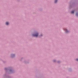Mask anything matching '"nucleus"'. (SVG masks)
<instances>
[{
  "label": "nucleus",
  "instance_id": "1",
  "mask_svg": "<svg viewBox=\"0 0 78 78\" xmlns=\"http://www.w3.org/2000/svg\"><path fill=\"white\" fill-rule=\"evenodd\" d=\"M38 33H37L35 34H33V36H34L35 37H37L38 36Z\"/></svg>",
  "mask_w": 78,
  "mask_h": 78
},
{
  "label": "nucleus",
  "instance_id": "2",
  "mask_svg": "<svg viewBox=\"0 0 78 78\" xmlns=\"http://www.w3.org/2000/svg\"><path fill=\"white\" fill-rule=\"evenodd\" d=\"M66 33H67L69 32V31L67 30L66 29H64Z\"/></svg>",
  "mask_w": 78,
  "mask_h": 78
},
{
  "label": "nucleus",
  "instance_id": "3",
  "mask_svg": "<svg viewBox=\"0 0 78 78\" xmlns=\"http://www.w3.org/2000/svg\"><path fill=\"white\" fill-rule=\"evenodd\" d=\"M14 56H15V55L14 54H12L11 55L12 58H13V57H14Z\"/></svg>",
  "mask_w": 78,
  "mask_h": 78
},
{
  "label": "nucleus",
  "instance_id": "4",
  "mask_svg": "<svg viewBox=\"0 0 78 78\" xmlns=\"http://www.w3.org/2000/svg\"><path fill=\"white\" fill-rule=\"evenodd\" d=\"M71 13L72 14H73V13H74V11H72L71 12Z\"/></svg>",
  "mask_w": 78,
  "mask_h": 78
},
{
  "label": "nucleus",
  "instance_id": "5",
  "mask_svg": "<svg viewBox=\"0 0 78 78\" xmlns=\"http://www.w3.org/2000/svg\"><path fill=\"white\" fill-rule=\"evenodd\" d=\"M57 2V0H55V3H56Z\"/></svg>",
  "mask_w": 78,
  "mask_h": 78
},
{
  "label": "nucleus",
  "instance_id": "6",
  "mask_svg": "<svg viewBox=\"0 0 78 78\" xmlns=\"http://www.w3.org/2000/svg\"><path fill=\"white\" fill-rule=\"evenodd\" d=\"M6 25H8V24H9V23H8V22H7L6 23Z\"/></svg>",
  "mask_w": 78,
  "mask_h": 78
},
{
  "label": "nucleus",
  "instance_id": "7",
  "mask_svg": "<svg viewBox=\"0 0 78 78\" xmlns=\"http://www.w3.org/2000/svg\"><path fill=\"white\" fill-rule=\"evenodd\" d=\"M76 15L77 16H78V13H76Z\"/></svg>",
  "mask_w": 78,
  "mask_h": 78
},
{
  "label": "nucleus",
  "instance_id": "8",
  "mask_svg": "<svg viewBox=\"0 0 78 78\" xmlns=\"http://www.w3.org/2000/svg\"><path fill=\"white\" fill-rule=\"evenodd\" d=\"M76 61H78V59H76Z\"/></svg>",
  "mask_w": 78,
  "mask_h": 78
},
{
  "label": "nucleus",
  "instance_id": "9",
  "mask_svg": "<svg viewBox=\"0 0 78 78\" xmlns=\"http://www.w3.org/2000/svg\"><path fill=\"white\" fill-rule=\"evenodd\" d=\"M59 62H59V61H58V63H59Z\"/></svg>",
  "mask_w": 78,
  "mask_h": 78
},
{
  "label": "nucleus",
  "instance_id": "10",
  "mask_svg": "<svg viewBox=\"0 0 78 78\" xmlns=\"http://www.w3.org/2000/svg\"><path fill=\"white\" fill-rule=\"evenodd\" d=\"M56 61H55V60H54V62H55Z\"/></svg>",
  "mask_w": 78,
  "mask_h": 78
},
{
  "label": "nucleus",
  "instance_id": "11",
  "mask_svg": "<svg viewBox=\"0 0 78 78\" xmlns=\"http://www.w3.org/2000/svg\"><path fill=\"white\" fill-rule=\"evenodd\" d=\"M5 70H6V68L5 69Z\"/></svg>",
  "mask_w": 78,
  "mask_h": 78
},
{
  "label": "nucleus",
  "instance_id": "12",
  "mask_svg": "<svg viewBox=\"0 0 78 78\" xmlns=\"http://www.w3.org/2000/svg\"><path fill=\"white\" fill-rule=\"evenodd\" d=\"M41 36H42V35H41Z\"/></svg>",
  "mask_w": 78,
  "mask_h": 78
}]
</instances>
